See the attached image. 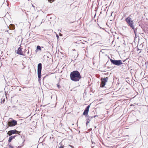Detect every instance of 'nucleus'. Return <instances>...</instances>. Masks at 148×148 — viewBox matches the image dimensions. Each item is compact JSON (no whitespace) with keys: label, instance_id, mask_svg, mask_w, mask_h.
I'll use <instances>...</instances> for the list:
<instances>
[{"label":"nucleus","instance_id":"1","mask_svg":"<svg viewBox=\"0 0 148 148\" xmlns=\"http://www.w3.org/2000/svg\"><path fill=\"white\" fill-rule=\"evenodd\" d=\"M70 76L71 79L75 82L79 81L82 78L79 72L77 71H73L71 72Z\"/></svg>","mask_w":148,"mask_h":148},{"label":"nucleus","instance_id":"2","mask_svg":"<svg viewBox=\"0 0 148 148\" xmlns=\"http://www.w3.org/2000/svg\"><path fill=\"white\" fill-rule=\"evenodd\" d=\"M125 20L128 26H130L133 30L135 36H136L137 28H135L134 26V23L133 21L132 20V18L129 17L126 18Z\"/></svg>","mask_w":148,"mask_h":148},{"label":"nucleus","instance_id":"3","mask_svg":"<svg viewBox=\"0 0 148 148\" xmlns=\"http://www.w3.org/2000/svg\"><path fill=\"white\" fill-rule=\"evenodd\" d=\"M42 65V64L41 63H39L38 65L37 73L39 81H40V78L41 76Z\"/></svg>","mask_w":148,"mask_h":148},{"label":"nucleus","instance_id":"4","mask_svg":"<svg viewBox=\"0 0 148 148\" xmlns=\"http://www.w3.org/2000/svg\"><path fill=\"white\" fill-rule=\"evenodd\" d=\"M21 132V131H18L14 129L8 131V132L7 134L9 136H10L14 134H18L19 135L21 136L20 133Z\"/></svg>","mask_w":148,"mask_h":148},{"label":"nucleus","instance_id":"5","mask_svg":"<svg viewBox=\"0 0 148 148\" xmlns=\"http://www.w3.org/2000/svg\"><path fill=\"white\" fill-rule=\"evenodd\" d=\"M110 60L112 64L116 66H119L123 64V63L121 60H115L110 59Z\"/></svg>","mask_w":148,"mask_h":148},{"label":"nucleus","instance_id":"6","mask_svg":"<svg viewBox=\"0 0 148 148\" xmlns=\"http://www.w3.org/2000/svg\"><path fill=\"white\" fill-rule=\"evenodd\" d=\"M17 124V121L16 120L12 119L8 121V127H13Z\"/></svg>","mask_w":148,"mask_h":148},{"label":"nucleus","instance_id":"7","mask_svg":"<svg viewBox=\"0 0 148 148\" xmlns=\"http://www.w3.org/2000/svg\"><path fill=\"white\" fill-rule=\"evenodd\" d=\"M108 79V77H106L104 78H103L101 79V87H103L106 85V82H107Z\"/></svg>","mask_w":148,"mask_h":148},{"label":"nucleus","instance_id":"8","mask_svg":"<svg viewBox=\"0 0 148 148\" xmlns=\"http://www.w3.org/2000/svg\"><path fill=\"white\" fill-rule=\"evenodd\" d=\"M90 105H88L85 109L83 113V115L85 116H87L88 115V112L89 111V108Z\"/></svg>","mask_w":148,"mask_h":148},{"label":"nucleus","instance_id":"9","mask_svg":"<svg viewBox=\"0 0 148 148\" xmlns=\"http://www.w3.org/2000/svg\"><path fill=\"white\" fill-rule=\"evenodd\" d=\"M16 53L20 55L23 56L24 55L22 51V49L20 47H19L16 51Z\"/></svg>","mask_w":148,"mask_h":148},{"label":"nucleus","instance_id":"10","mask_svg":"<svg viewBox=\"0 0 148 148\" xmlns=\"http://www.w3.org/2000/svg\"><path fill=\"white\" fill-rule=\"evenodd\" d=\"M17 135H15L14 136H10L9 137V139L8 140V143H10L12 141V140L14 138H15L17 136Z\"/></svg>","mask_w":148,"mask_h":148},{"label":"nucleus","instance_id":"11","mask_svg":"<svg viewBox=\"0 0 148 148\" xmlns=\"http://www.w3.org/2000/svg\"><path fill=\"white\" fill-rule=\"evenodd\" d=\"M93 36L94 37V38L96 40H98L100 38V36L99 34L95 33L93 34Z\"/></svg>","mask_w":148,"mask_h":148},{"label":"nucleus","instance_id":"12","mask_svg":"<svg viewBox=\"0 0 148 148\" xmlns=\"http://www.w3.org/2000/svg\"><path fill=\"white\" fill-rule=\"evenodd\" d=\"M15 26L12 24H10L8 27L9 29L10 30L14 29H15Z\"/></svg>","mask_w":148,"mask_h":148},{"label":"nucleus","instance_id":"13","mask_svg":"<svg viewBox=\"0 0 148 148\" xmlns=\"http://www.w3.org/2000/svg\"><path fill=\"white\" fill-rule=\"evenodd\" d=\"M36 50H38L40 51H41V47L39 45H38L37 46L36 49V51H37Z\"/></svg>","mask_w":148,"mask_h":148},{"label":"nucleus","instance_id":"14","mask_svg":"<svg viewBox=\"0 0 148 148\" xmlns=\"http://www.w3.org/2000/svg\"><path fill=\"white\" fill-rule=\"evenodd\" d=\"M8 145H9V147L10 148H13V147L12 146L10 143H8Z\"/></svg>","mask_w":148,"mask_h":148},{"label":"nucleus","instance_id":"15","mask_svg":"<svg viewBox=\"0 0 148 148\" xmlns=\"http://www.w3.org/2000/svg\"><path fill=\"white\" fill-rule=\"evenodd\" d=\"M57 86L59 89L61 87V86L60 85L59 83L57 84Z\"/></svg>","mask_w":148,"mask_h":148},{"label":"nucleus","instance_id":"16","mask_svg":"<svg viewBox=\"0 0 148 148\" xmlns=\"http://www.w3.org/2000/svg\"><path fill=\"white\" fill-rule=\"evenodd\" d=\"M49 2H50V3H51L52 2L54 1L55 0H48Z\"/></svg>","mask_w":148,"mask_h":148},{"label":"nucleus","instance_id":"17","mask_svg":"<svg viewBox=\"0 0 148 148\" xmlns=\"http://www.w3.org/2000/svg\"><path fill=\"white\" fill-rule=\"evenodd\" d=\"M90 121H89L87 120V121L86 122V124L87 126L88 125V123H89Z\"/></svg>","mask_w":148,"mask_h":148},{"label":"nucleus","instance_id":"18","mask_svg":"<svg viewBox=\"0 0 148 148\" xmlns=\"http://www.w3.org/2000/svg\"><path fill=\"white\" fill-rule=\"evenodd\" d=\"M92 119V117H90V118H88V119H87V120H88L89 121H91V120Z\"/></svg>","mask_w":148,"mask_h":148},{"label":"nucleus","instance_id":"19","mask_svg":"<svg viewBox=\"0 0 148 148\" xmlns=\"http://www.w3.org/2000/svg\"><path fill=\"white\" fill-rule=\"evenodd\" d=\"M94 117L95 118V119H97L98 118V116H96V115H95V116H94Z\"/></svg>","mask_w":148,"mask_h":148},{"label":"nucleus","instance_id":"20","mask_svg":"<svg viewBox=\"0 0 148 148\" xmlns=\"http://www.w3.org/2000/svg\"><path fill=\"white\" fill-rule=\"evenodd\" d=\"M56 37L57 38V39H58V38H59V36H58V34H57L56 35Z\"/></svg>","mask_w":148,"mask_h":148},{"label":"nucleus","instance_id":"21","mask_svg":"<svg viewBox=\"0 0 148 148\" xmlns=\"http://www.w3.org/2000/svg\"><path fill=\"white\" fill-rule=\"evenodd\" d=\"M92 135H91V136H90V137H91V142L92 143Z\"/></svg>","mask_w":148,"mask_h":148},{"label":"nucleus","instance_id":"22","mask_svg":"<svg viewBox=\"0 0 148 148\" xmlns=\"http://www.w3.org/2000/svg\"><path fill=\"white\" fill-rule=\"evenodd\" d=\"M64 147L62 146H61L59 147V148H63Z\"/></svg>","mask_w":148,"mask_h":148},{"label":"nucleus","instance_id":"23","mask_svg":"<svg viewBox=\"0 0 148 148\" xmlns=\"http://www.w3.org/2000/svg\"><path fill=\"white\" fill-rule=\"evenodd\" d=\"M59 35H60V36H62V34L60 33L59 34Z\"/></svg>","mask_w":148,"mask_h":148},{"label":"nucleus","instance_id":"24","mask_svg":"<svg viewBox=\"0 0 148 148\" xmlns=\"http://www.w3.org/2000/svg\"><path fill=\"white\" fill-rule=\"evenodd\" d=\"M92 130V128H90V129H89L88 130H89L90 131H91Z\"/></svg>","mask_w":148,"mask_h":148},{"label":"nucleus","instance_id":"25","mask_svg":"<svg viewBox=\"0 0 148 148\" xmlns=\"http://www.w3.org/2000/svg\"><path fill=\"white\" fill-rule=\"evenodd\" d=\"M90 91L91 92H92V88H90Z\"/></svg>","mask_w":148,"mask_h":148},{"label":"nucleus","instance_id":"26","mask_svg":"<svg viewBox=\"0 0 148 148\" xmlns=\"http://www.w3.org/2000/svg\"><path fill=\"white\" fill-rule=\"evenodd\" d=\"M91 7L92 8V5Z\"/></svg>","mask_w":148,"mask_h":148},{"label":"nucleus","instance_id":"27","mask_svg":"<svg viewBox=\"0 0 148 148\" xmlns=\"http://www.w3.org/2000/svg\"><path fill=\"white\" fill-rule=\"evenodd\" d=\"M5 32H8V33H9L8 32V30H6Z\"/></svg>","mask_w":148,"mask_h":148},{"label":"nucleus","instance_id":"28","mask_svg":"<svg viewBox=\"0 0 148 148\" xmlns=\"http://www.w3.org/2000/svg\"><path fill=\"white\" fill-rule=\"evenodd\" d=\"M18 148H21V147H20V146H18Z\"/></svg>","mask_w":148,"mask_h":148},{"label":"nucleus","instance_id":"29","mask_svg":"<svg viewBox=\"0 0 148 148\" xmlns=\"http://www.w3.org/2000/svg\"><path fill=\"white\" fill-rule=\"evenodd\" d=\"M41 48H43V47H41Z\"/></svg>","mask_w":148,"mask_h":148},{"label":"nucleus","instance_id":"30","mask_svg":"<svg viewBox=\"0 0 148 148\" xmlns=\"http://www.w3.org/2000/svg\"><path fill=\"white\" fill-rule=\"evenodd\" d=\"M21 138H22V136H20Z\"/></svg>","mask_w":148,"mask_h":148},{"label":"nucleus","instance_id":"31","mask_svg":"<svg viewBox=\"0 0 148 148\" xmlns=\"http://www.w3.org/2000/svg\"><path fill=\"white\" fill-rule=\"evenodd\" d=\"M32 6L33 7H34V6H33V5H32Z\"/></svg>","mask_w":148,"mask_h":148},{"label":"nucleus","instance_id":"32","mask_svg":"<svg viewBox=\"0 0 148 148\" xmlns=\"http://www.w3.org/2000/svg\"><path fill=\"white\" fill-rule=\"evenodd\" d=\"M91 147H92V146H91Z\"/></svg>","mask_w":148,"mask_h":148},{"label":"nucleus","instance_id":"33","mask_svg":"<svg viewBox=\"0 0 148 148\" xmlns=\"http://www.w3.org/2000/svg\"><path fill=\"white\" fill-rule=\"evenodd\" d=\"M95 15H96V14H95V15L94 17H95Z\"/></svg>","mask_w":148,"mask_h":148},{"label":"nucleus","instance_id":"34","mask_svg":"<svg viewBox=\"0 0 148 148\" xmlns=\"http://www.w3.org/2000/svg\"><path fill=\"white\" fill-rule=\"evenodd\" d=\"M91 1V0H90V1Z\"/></svg>","mask_w":148,"mask_h":148}]
</instances>
